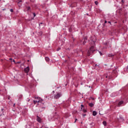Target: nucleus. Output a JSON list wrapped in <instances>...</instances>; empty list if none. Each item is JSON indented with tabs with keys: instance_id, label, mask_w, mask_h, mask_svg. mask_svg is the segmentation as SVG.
I'll list each match as a JSON object with an SVG mask.
<instances>
[{
	"instance_id": "obj_12",
	"label": "nucleus",
	"mask_w": 128,
	"mask_h": 128,
	"mask_svg": "<svg viewBox=\"0 0 128 128\" xmlns=\"http://www.w3.org/2000/svg\"><path fill=\"white\" fill-rule=\"evenodd\" d=\"M89 106H90L91 108H92L94 106V104L92 103H90L89 104Z\"/></svg>"
},
{
	"instance_id": "obj_38",
	"label": "nucleus",
	"mask_w": 128,
	"mask_h": 128,
	"mask_svg": "<svg viewBox=\"0 0 128 128\" xmlns=\"http://www.w3.org/2000/svg\"><path fill=\"white\" fill-rule=\"evenodd\" d=\"M108 78V76H106V78Z\"/></svg>"
},
{
	"instance_id": "obj_40",
	"label": "nucleus",
	"mask_w": 128,
	"mask_h": 128,
	"mask_svg": "<svg viewBox=\"0 0 128 128\" xmlns=\"http://www.w3.org/2000/svg\"><path fill=\"white\" fill-rule=\"evenodd\" d=\"M10 60H12V58H10Z\"/></svg>"
},
{
	"instance_id": "obj_17",
	"label": "nucleus",
	"mask_w": 128,
	"mask_h": 128,
	"mask_svg": "<svg viewBox=\"0 0 128 128\" xmlns=\"http://www.w3.org/2000/svg\"><path fill=\"white\" fill-rule=\"evenodd\" d=\"M35 98H36V100H40V98H38V97H35Z\"/></svg>"
},
{
	"instance_id": "obj_22",
	"label": "nucleus",
	"mask_w": 128,
	"mask_h": 128,
	"mask_svg": "<svg viewBox=\"0 0 128 128\" xmlns=\"http://www.w3.org/2000/svg\"><path fill=\"white\" fill-rule=\"evenodd\" d=\"M67 102H68V104H70V100H67Z\"/></svg>"
},
{
	"instance_id": "obj_1",
	"label": "nucleus",
	"mask_w": 128,
	"mask_h": 128,
	"mask_svg": "<svg viewBox=\"0 0 128 128\" xmlns=\"http://www.w3.org/2000/svg\"><path fill=\"white\" fill-rule=\"evenodd\" d=\"M90 40L92 41V42L93 44V46L90 48V50H88V56H90V54H92V52H94V50H96L94 49V44H96V42L92 40V37H90Z\"/></svg>"
},
{
	"instance_id": "obj_32",
	"label": "nucleus",
	"mask_w": 128,
	"mask_h": 128,
	"mask_svg": "<svg viewBox=\"0 0 128 128\" xmlns=\"http://www.w3.org/2000/svg\"><path fill=\"white\" fill-rule=\"evenodd\" d=\"M108 22V24H110V22Z\"/></svg>"
},
{
	"instance_id": "obj_23",
	"label": "nucleus",
	"mask_w": 128,
	"mask_h": 128,
	"mask_svg": "<svg viewBox=\"0 0 128 128\" xmlns=\"http://www.w3.org/2000/svg\"><path fill=\"white\" fill-rule=\"evenodd\" d=\"M20 2H22V0H19L18 2V4H20Z\"/></svg>"
},
{
	"instance_id": "obj_39",
	"label": "nucleus",
	"mask_w": 128,
	"mask_h": 128,
	"mask_svg": "<svg viewBox=\"0 0 128 128\" xmlns=\"http://www.w3.org/2000/svg\"><path fill=\"white\" fill-rule=\"evenodd\" d=\"M53 92H54V91H53Z\"/></svg>"
},
{
	"instance_id": "obj_13",
	"label": "nucleus",
	"mask_w": 128,
	"mask_h": 128,
	"mask_svg": "<svg viewBox=\"0 0 128 128\" xmlns=\"http://www.w3.org/2000/svg\"><path fill=\"white\" fill-rule=\"evenodd\" d=\"M102 124H103L104 126H106V122L104 121L102 122Z\"/></svg>"
},
{
	"instance_id": "obj_4",
	"label": "nucleus",
	"mask_w": 128,
	"mask_h": 128,
	"mask_svg": "<svg viewBox=\"0 0 128 128\" xmlns=\"http://www.w3.org/2000/svg\"><path fill=\"white\" fill-rule=\"evenodd\" d=\"M86 40H88V38L87 37H85L84 39L83 42L82 43H81V44H86Z\"/></svg>"
},
{
	"instance_id": "obj_37",
	"label": "nucleus",
	"mask_w": 128,
	"mask_h": 128,
	"mask_svg": "<svg viewBox=\"0 0 128 128\" xmlns=\"http://www.w3.org/2000/svg\"><path fill=\"white\" fill-rule=\"evenodd\" d=\"M0 116H2V114H0Z\"/></svg>"
},
{
	"instance_id": "obj_18",
	"label": "nucleus",
	"mask_w": 128,
	"mask_h": 128,
	"mask_svg": "<svg viewBox=\"0 0 128 128\" xmlns=\"http://www.w3.org/2000/svg\"><path fill=\"white\" fill-rule=\"evenodd\" d=\"M82 110L84 112H86V110H84V109H82Z\"/></svg>"
},
{
	"instance_id": "obj_3",
	"label": "nucleus",
	"mask_w": 128,
	"mask_h": 128,
	"mask_svg": "<svg viewBox=\"0 0 128 128\" xmlns=\"http://www.w3.org/2000/svg\"><path fill=\"white\" fill-rule=\"evenodd\" d=\"M62 93L57 92L54 95V98L58 100L62 96Z\"/></svg>"
},
{
	"instance_id": "obj_27",
	"label": "nucleus",
	"mask_w": 128,
	"mask_h": 128,
	"mask_svg": "<svg viewBox=\"0 0 128 128\" xmlns=\"http://www.w3.org/2000/svg\"><path fill=\"white\" fill-rule=\"evenodd\" d=\"M15 106H16V104H14L13 105L14 108Z\"/></svg>"
},
{
	"instance_id": "obj_34",
	"label": "nucleus",
	"mask_w": 128,
	"mask_h": 128,
	"mask_svg": "<svg viewBox=\"0 0 128 128\" xmlns=\"http://www.w3.org/2000/svg\"><path fill=\"white\" fill-rule=\"evenodd\" d=\"M12 62H14V60H12Z\"/></svg>"
},
{
	"instance_id": "obj_24",
	"label": "nucleus",
	"mask_w": 128,
	"mask_h": 128,
	"mask_svg": "<svg viewBox=\"0 0 128 128\" xmlns=\"http://www.w3.org/2000/svg\"><path fill=\"white\" fill-rule=\"evenodd\" d=\"M99 54H100V56H102V53L100 52H99Z\"/></svg>"
},
{
	"instance_id": "obj_20",
	"label": "nucleus",
	"mask_w": 128,
	"mask_h": 128,
	"mask_svg": "<svg viewBox=\"0 0 128 128\" xmlns=\"http://www.w3.org/2000/svg\"><path fill=\"white\" fill-rule=\"evenodd\" d=\"M10 12H14V10L10 9Z\"/></svg>"
},
{
	"instance_id": "obj_28",
	"label": "nucleus",
	"mask_w": 128,
	"mask_h": 128,
	"mask_svg": "<svg viewBox=\"0 0 128 128\" xmlns=\"http://www.w3.org/2000/svg\"><path fill=\"white\" fill-rule=\"evenodd\" d=\"M34 16H36V14L35 13H34Z\"/></svg>"
},
{
	"instance_id": "obj_19",
	"label": "nucleus",
	"mask_w": 128,
	"mask_h": 128,
	"mask_svg": "<svg viewBox=\"0 0 128 128\" xmlns=\"http://www.w3.org/2000/svg\"><path fill=\"white\" fill-rule=\"evenodd\" d=\"M82 108H84V105H81V110H82Z\"/></svg>"
},
{
	"instance_id": "obj_11",
	"label": "nucleus",
	"mask_w": 128,
	"mask_h": 128,
	"mask_svg": "<svg viewBox=\"0 0 128 128\" xmlns=\"http://www.w3.org/2000/svg\"><path fill=\"white\" fill-rule=\"evenodd\" d=\"M45 60L46 62H50V58H48V57H46Z\"/></svg>"
},
{
	"instance_id": "obj_33",
	"label": "nucleus",
	"mask_w": 128,
	"mask_h": 128,
	"mask_svg": "<svg viewBox=\"0 0 128 128\" xmlns=\"http://www.w3.org/2000/svg\"><path fill=\"white\" fill-rule=\"evenodd\" d=\"M2 110H4V109H2Z\"/></svg>"
},
{
	"instance_id": "obj_29",
	"label": "nucleus",
	"mask_w": 128,
	"mask_h": 128,
	"mask_svg": "<svg viewBox=\"0 0 128 128\" xmlns=\"http://www.w3.org/2000/svg\"><path fill=\"white\" fill-rule=\"evenodd\" d=\"M60 50V48H59L58 50H57L58 52V50Z\"/></svg>"
},
{
	"instance_id": "obj_10",
	"label": "nucleus",
	"mask_w": 128,
	"mask_h": 128,
	"mask_svg": "<svg viewBox=\"0 0 128 128\" xmlns=\"http://www.w3.org/2000/svg\"><path fill=\"white\" fill-rule=\"evenodd\" d=\"M38 34L39 36H42V32L40 31L38 32Z\"/></svg>"
},
{
	"instance_id": "obj_14",
	"label": "nucleus",
	"mask_w": 128,
	"mask_h": 128,
	"mask_svg": "<svg viewBox=\"0 0 128 128\" xmlns=\"http://www.w3.org/2000/svg\"><path fill=\"white\" fill-rule=\"evenodd\" d=\"M26 10L28 11L30 10V6L26 7Z\"/></svg>"
},
{
	"instance_id": "obj_30",
	"label": "nucleus",
	"mask_w": 128,
	"mask_h": 128,
	"mask_svg": "<svg viewBox=\"0 0 128 128\" xmlns=\"http://www.w3.org/2000/svg\"><path fill=\"white\" fill-rule=\"evenodd\" d=\"M76 120H78V119H76L74 122H76Z\"/></svg>"
},
{
	"instance_id": "obj_41",
	"label": "nucleus",
	"mask_w": 128,
	"mask_h": 128,
	"mask_svg": "<svg viewBox=\"0 0 128 128\" xmlns=\"http://www.w3.org/2000/svg\"><path fill=\"white\" fill-rule=\"evenodd\" d=\"M128 66H127V68H128Z\"/></svg>"
},
{
	"instance_id": "obj_36",
	"label": "nucleus",
	"mask_w": 128,
	"mask_h": 128,
	"mask_svg": "<svg viewBox=\"0 0 128 128\" xmlns=\"http://www.w3.org/2000/svg\"><path fill=\"white\" fill-rule=\"evenodd\" d=\"M42 24V23H40V24Z\"/></svg>"
},
{
	"instance_id": "obj_35",
	"label": "nucleus",
	"mask_w": 128,
	"mask_h": 128,
	"mask_svg": "<svg viewBox=\"0 0 128 128\" xmlns=\"http://www.w3.org/2000/svg\"><path fill=\"white\" fill-rule=\"evenodd\" d=\"M28 102H30V99H28Z\"/></svg>"
},
{
	"instance_id": "obj_6",
	"label": "nucleus",
	"mask_w": 128,
	"mask_h": 128,
	"mask_svg": "<svg viewBox=\"0 0 128 128\" xmlns=\"http://www.w3.org/2000/svg\"><path fill=\"white\" fill-rule=\"evenodd\" d=\"M52 95H49L48 96H46V98H48V100H52Z\"/></svg>"
},
{
	"instance_id": "obj_8",
	"label": "nucleus",
	"mask_w": 128,
	"mask_h": 128,
	"mask_svg": "<svg viewBox=\"0 0 128 128\" xmlns=\"http://www.w3.org/2000/svg\"><path fill=\"white\" fill-rule=\"evenodd\" d=\"M122 104H124V101H120L118 104V106H120Z\"/></svg>"
},
{
	"instance_id": "obj_7",
	"label": "nucleus",
	"mask_w": 128,
	"mask_h": 128,
	"mask_svg": "<svg viewBox=\"0 0 128 128\" xmlns=\"http://www.w3.org/2000/svg\"><path fill=\"white\" fill-rule=\"evenodd\" d=\"M36 120L38 122H40L42 119H40V118L38 116H37Z\"/></svg>"
},
{
	"instance_id": "obj_9",
	"label": "nucleus",
	"mask_w": 128,
	"mask_h": 128,
	"mask_svg": "<svg viewBox=\"0 0 128 128\" xmlns=\"http://www.w3.org/2000/svg\"><path fill=\"white\" fill-rule=\"evenodd\" d=\"M92 114L94 116H96V114H98V112H96V111H93Z\"/></svg>"
},
{
	"instance_id": "obj_21",
	"label": "nucleus",
	"mask_w": 128,
	"mask_h": 128,
	"mask_svg": "<svg viewBox=\"0 0 128 128\" xmlns=\"http://www.w3.org/2000/svg\"><path fill=\"white\" fill-rule=\"evenodd\" d=\"M19 98H22V95L19 96Z\"/></svg>"
},
{
	"instance_id": "obj_26",
	"label": "nucleus",
	"mask_w": 128,
	"mask_h": 128,
	"mask_svg": "<svg viewBox=\"0 0 128 128\" xmlns=\"http://www.w3.org/2000/svg\"><path fill=\"white\" fill-rule=\"evenodd\" d=\"M106 22H106V20L104 21V24H106Z\"/></svg>"
},
{
	"instance_id": "obj_31",
	"label": "nucleus",
	"mask_w": 128,
	"mask_h": 128,
	"mask_svg": "<svg viewBox=\"0 0 128 128\" xmlns=\"http://www.w3.org/2000/svg\"><path fill=\"white\" fill-rule=\"evenodd\" d=\"M122 2H124V0H122Z\"/></svg>"
},
{
	"instance_id": "obj_16",
	"label": "nucleus",
	"mask_w": 128,
	"mask_h": 128,
	"mask_svg": "<svg viewBox=\"0 0 128 128\" xmlns=\"http://www.w3.org/2000/svg\"><path fill=\"white\" fill-rule=\"evenodd\" d=\"M94 3L96 4V6H98V1H95Z\"/></svg>"
},
{
	"instance_id": "obj_2",
	"label": "nucleus",
	"mask_w": 128,
	"mask_h": 128,
	"mask_svg": "<svg viewBox=\"0 0 128 128\" xmlns=\"http://www.w3.org/2000/svg\"><path fill=\"white\" fill-rule=\"evenodd\" d=\"M34 104H36V102L38 103V104H40L42 108H45L44 106V103H42V98H39L38 100H35L34 101Z\"/></svg>"
},
{
	"instance_id": "obj_5",
	"label": "nucleus",
	"mask_w": 128,
	"mask_h": 128,
	"mask_svg": "<svg viewBox=\"0 0 128 128\" xmlns=\"http://www.w3.org/2000/svg\"><path fill=\"white\" fill-rule=\"evenodd\" d=\"M24 72H30V67L28 66L26 68H24Z\"/></svg>"
},
{
	"instance_id": "obj_25",
	"label": "nucleus",
	"mask_w": 128,
	"mask_h": 128,
	"mask_svg": "<svg viewBox=\"0 0 128 128\" xmlns=\"http://www.w3.org/2000/svg\"><path fill=\"white\" fill-rule=\"evenodd\" d=\"M82 116H83V118H84V116H86V114H83Z\"/></svg>"
},
{
	"instance_id": "obj_15",
	"label": "nucleus",
	"mask_w": 128,
	"mask_h": 128,
	"mask_svg": "<svg viewBox=\"0 0 128 128\" xmlns=\"http://www.w3.org/2000/svg\"><path fill=\"white\" fill-rule=\"evenodd\" d=\"M90 126H94V122L90 123Z\"/></svg>"
}]
</instances>
